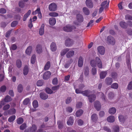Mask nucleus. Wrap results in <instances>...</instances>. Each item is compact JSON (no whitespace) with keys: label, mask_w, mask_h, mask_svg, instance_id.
Returning a JSON list of instances; mask_svg holds the SVG:
<instances>
[{"label":"nucleus","mask_w":132,"mask_h":132,"mask_svg":"<svg viewBox=\"0 0 132 132\" xmlns=\"http://www.w3.org/2000/svg\"><path fill=\"white\" fill-rule=\"evenodd\" d=\"M90 64L92 67H96V65L99 68H102V64L101 60L98 57L95 58V60H92L90 61Z\"/></svg>","instance_id":"f257e3e1"},{"label":"nucleus","mask_w":132,"mask_h":132,"mask_svg":"<svg viewBox=\"0 0 132 132\" xmlns=\"http://www.w3.org/2000/svg\"><path fill=\"white\" fill-rule=\"evenodd\" d=\"M90 92V91L89 90H87L82 91V94L84 96H88L89 102H92L95 100L96 98V96L94 94L89 95Z\"/></svg>","instance_id":"f03ea898"},{"label":"nucleus","mask_w":132,"mask_h":132,"mask_svg":"<svg viewBox=\"0 0 132 132\" xmlns=\"http://www.w3.org/2000/svg\"><path fill=\"white\" fill-rule=\"evenodd\" d=\"M57 8L56 4L54 3L50 4L48 6V9L50 11H56Z\"/></svg>","instance_id":"7ed1b4c3"},{"label":"nucleus","mask_w":132,"mask_h":132,"mask_svg":"<svg viewBox=\"0 0 132 132\" xmlns=\"http://www.w3.org/2000/svg\"><path fill=\"white\" fill-rule=\"evenodd\" d=\"M107 42L109 44L112 45H114L115 43V40L114 38L110 36L107 37Z\"/></svg>","instance_id":"20e7f679"},{"label":"nucleus","mask_w":132,"mask_h":132,"mask_svg":"<svg viewBox=\"0 0 132 132\" xmlns=\"http://www.w3.org/2000/svg\"><path fill=\"white\" fill-rule=\"evenodd\" d=\"M73 40L69 38L67 39L65 41V44L68 47L71 46L73 44Z\"/></svg>","instance_id":"39448f33"},{"label":"nucleus","mask_w":132,"mask_h":132,"mask_svg":"<svg viewBox=\"0 0 132 132\" xmlns=\"http://www.w3.org/2000/svg\"><path fill=\"white\" fill-rule=\"evenodd\" d=\"M75 28V27L74 26H71L70 25H67L66 26L64 27L63 28V30L67 32H70L72 31L73 29Z\"/></svg>","instance_id":"423d86ee"},{"label":"nucleus","mask_w":132,"mask_h":132,"mask_svg":"<svg viewBox=\"0 0 132 132\" xmlns=\"http://www.w3.org/2000/svg\"><path fill=\"white\" fill-rule=\"evenodd\" d=\"M130 56L129 55H126V60L127 64L129 70H130L131 72V64L130 61L129 60Z\"/></svg>","instance_id":"0eeeda50"},{"label":"nucleus","mask_w":132,"mask_h":132,"mask_svg":"<svg viewBox=\"0 0 132 132\" xmlns=\"http://www.w3.org/2000/svg\"><path fill=\"white\" fill-rule=\"evenodd\" d=\"M37 129L36 126L35 125H33L30 129H27L25 130L24 132H35Z\"/></svg>","instance_id":"6e6552de"},{"label":"nucleus","mask_w":132,"mask_h":132,"mask_svg":"<svg viewBox=\"0 0 132 132\" xmlns=\"http://www.w3.org/2000/svg\"><path fill=\"white\" fill-rule=\"evenodd\" d=\"M95 108L98 111L100 110L101 108V105L100 102L98 101H96L94 104Z\"/></svg>","instance_id":"1a4fd4ad"},{"label":"nucleus","mask_w":132,"mask_h":132,"mask_svg":"<svg viewBox=\"0 0 132 132\" xmlns=\"http://www.w3.org/2000/svg\"><path fill=\"white\" fill-rule=\"evenodd\" d=\"M86 4L87 6L90 8H92L93 7V4L91 0H86Z\"/></svg>","instance_id":"9d476101"},{"label":"nucleus","mask_w":132,"mask_h":132,"mask_svg":"<svg viewBox=\"0 0 132 132\" xmlns=\"http://www.w3.org/2000/svg\"><path fill=\"white\" fill-rule=\"evenodd\" d=\"M97 50L98 52L101 55H103L104 54L105 49L103 46H100L97 48Z\"/></svg>","instance_id":"9b49d317"},{"label":"nucleus","mask_w":132,"mask_h":132,"mask_svg":"<svg viewBox=\"0 0 132 132\" xmlns=\"http://www.w3.org/2000/svg\"><path fill=\"white\" fill-rule=\"evenodd\" d=\"M51 75V73L50 71H46L43 75V79L45 80L48 79Z\"/></svg>","instance_id":"f8f14e48"},{"label":"nucleus","mask_w":132,"mask_h":132,"mask_svg":"<svg viewBox=\"0 0 132 132\" xmlns=\"http://www.w3.org/2000/svg\"><path fill=\"white\" fill-rule=\"evenodd\" d=\"M109 2L107 1H105L101 4V6L103 7L104 8H107L109 6Z\"/></svg>","instance_id":"ddd939ff"},{"label":"nucleus","mask_w":132,"mask_h":132,"mask_svg":"<svg viewBox=\"0 0 132 132\" xmlns=\"http://www.w3.org/2000/svg\"><path fill=\"white\" fill-rule=\"evenodd\" d=\"M120 26L122 28L126 29L128 25L127 23L123 21H121L119 23Z\"/></svg>","instance_id":"4468645a"},{"label":"nucleus","mask_w":132,"mask_h":132,"mask_svg":"<svg viewBox=\"0 0 132 132\" xmlns=\"http://www.w3.org/2000/svg\"><path fill=\"white\" fill-rule=\"evenodd\" d=\"M83 64V60L82 57L81 56H80L78 59V66L80 67H82Z\"/></svg>","instance_id":"2eb2a0df"},{"label":"nucleus","mask_w":132,"mask_h":132,"mask_svg":"<svg viewBox=\"0 0 132 132\" xmlns=\"http://www.w3.org/2000/svg\"><path fill=\"white\" fill-rule=\"evenodd\" d=\"M39 95L41 98L44 100L47 99L48 97V95L45 93H41Z\"/></svg>","instance_id":"dca6fc26"},{"label":"nucleus","mask_w":132,"mask_h":132,"mask_svg":"<svg viewBox=\"0 0 132 132\" xmlns=\"http://www.w3.org/2000/svg\"><path fill=\"white\" fill-rule=\"evenodd\" d=\"M105 81L107 85H110L112 82V79L110 77H107L105 79Z\"/></svg>","instance_id":"f3484780"},{"label":"nucleus","mask_w":132,"mask_h":132,"mask_svg":"<svg viewBox=\"0 0 132 132\" xmlns=\"http://www.w3.org/2000/svg\"><path fill=\"white\" fill-rule=\"evenodd\" d=\"M31 10H29L28 12L25 14L23 16V21H25L27 18L30 15L31 13Z\"/></svg>","instance_id":"a211bd4d"},{"label":"nucleus","mask_w":132,"mask_h":132,"mask_svg":"<svg viewBox=\"0 0 132 132\" xmlns=\"http://www.w3.org/2000/svg\"><path fill=\"white\" fill-rule=\"evenodd\" d=\"M56 22V20L55 18H51L49 20V24L51 25H54L55 24Z\"/></svg>","instance_id":"6ab92c4d"},{"label":"nucleus","mask_w":132,"mask_h":132,"mask_svg":"<svg viewBox=\"0 0 132 132\" xmlns=\"http://www.w3.org/2000/svg\"><path fill=\"white\" fill-rule=\"evenodd\" d=\"M107 73V71H102L100 73V76L101 79H103L106 76Z\"/></svg>","instance_id":"aec40b11"},{"label":"nucleus","mask_w":132,"mask_h":132,"mask_svg":"<svg viewBox=\"0 0 132 132\" xmlns=\"http://www.w3.org/2000/svg\"><path fill=\"white\" fill-rule=\"evenodd\" d=\"M36 51L38 53H41L42 51V48L40 45H37L36 48Z\"/></svg>","instance_id":"412c9836"},{"label":"nucleus","mask_w":132,"mask_h":132,"mask_svg":"<svg viewBox=\"0 0 132 132\" xmlns=\"http://www.w3.org/2000/svg\"><path fill=\"white\" fill-rule=\"evenodd\" d=\"M77 20L78 21L80 22L83 21L84 18L82 15L80 14H78L77 15Z\"/></svg>","instance_id":"4be33fe9"},{"label":"nucleus","mask_w":132,"mask_h":132,"mask_svg":"<svg viewBox=\"0 0 132 132\" xmlns=\"http://www.w3.org/2000/svg\"><path fill=\"white\" fill-rule=\"evenodd\" d=\"M91 119L93 122H96L98 119L97 116L96 114L95 113L93 114L91 116Z\"/></svg>","instance_id":"5701e85b"},{"label":"nucleus","mask_w":132,"mask_h":132,"mask_svg":"<svg viewBox=\"0 0 132 132\" xmlns=\"http://www.w3.org/2000/svg\"><path fill=\"white\" fill-rule=\"evenodd\" d=\"M44 24H42L39 29V34L40 35H42L44 34Z\"/></svg>","instance_id":"b1692460"},{"label":"nucleus","mask_w":132,"mask_h":132,"mask_svg":"<svg viewBox=\"0 0 132 132\" xmlns=\"http://www.w3.org/2000/svg\"><path fill=\"white\" fill-rule=\"evenodd\" d=\"M75 53V52L73 51H70L68 52L66 54L67 57L68 58H70L73 56Z\"/></svg>","instance_id":"393cba45"},{"label":"nucleus","mask_w":132,"mask_h":132,"mask_svg":"<svg viewBox=\"0 0 132 132\" xmlns=\"http://www.w3.org/2000/svg\"><path fill=\"white\" fill-rule=\"evenodd\" d=\"M107 120V121L109 122H113L114 121V117L113 116H111L108 117Z\"/></svg>","instance_id":"a878e982"},{"label":"nucleus","mask_w":132,"mask_h":132,"mask_svg":"<svg viewBox=\"0 0 132 132\" xmlns=\"http://www.w3.org/2000/svg\"><path fill=\"white\" fill-rule=\"evenodd\" d=\"M16 112V110L14 108L11 109L7 111L8 114L12 115L14 114Z\"/></svg>","instance_id":"bb28decb"},{"label":"nucleus","mask_w":132,"mask_h":132,"mask_svg":"<svg viewBox=\"0 0 132 132\" xmlns=\"http://www.w3.org/2000/svg\"><path fill=\"white\" fill-rule=\"evenodd\" d=\"M72 62L73 60L72 59H70L64 65V68H68Z\"/></svg>","instance_id":"cd10ccee"},{"label":"nucleus","mask_w":132,"mask_h":132,"mask_svg":"<svg viewBox=\"0 0 132 132\" xmlns=\"http://www.w3.org/2000/svg\"><path fill=\"white\" fill-rule=\"evenodd\" d=\"M32 51V47L30 46L28 47L26 51V53L27 54L30 55Z\"/></svg>","instance_id":"c85d7f7f"},{"label":"nucleus","mask_w":132,"mask_h":132,"mask_svg":"<svg viewBox=\"0 0 132 132\" xmlns=\"http://www.w3.org/2000/svg\"><path fill=\"white\" fill-rule=\"evenodd\" d=\"M51 49L52 51H55L56 49L55 44L54 42H52L51 45Z\"/></svg>","instance_id":"c756f323"},{"label":"nucleus","mask_w":132,"mask_h":132,"mask_svg":"<svg viewBox=\"0 0 132 132\" xmlns=\"http://www.w3.org/2000/svg\"><path fill=\"white\" fill-rule=\"evenodd\" d=\"M82 11L84 13L85 15H88L90 13L89 10L87 7H84L82 9Z\"/></svg>","instance_id":"7c9ffc66"},{"label":"nucleus","mask_w":132,"mask_h":132,"mask_svg":"<svg viewBox=\"0 0 132 132\" xmlns=\"http://www.w3.org/2000/svg\"><path fill=\"white\" fill-rule=\"evenodd\" d=\"M116 109L114 107H112L109 109V112L110 114H113L116 113Z\"/></svg>","instance_id":"2f4dec72"},{"label":"nucleus","mask_w":132,"mask_h":132,"mask_svg":"<svg viewBox=\"0 0 132 132\" xmlns=\"http://www.w3.org/2000/svg\"><path fill=\"white\" fill-rule=\"evenodd\" d=\"M5 101L6 103L9 102L12 100V98L9 95H7L4 98Z\"/></svg>","instance_id":"473e14b6"},{"label":"nucleus","mask_w":132,"mask_h":132,"mask_svg":"<svg viewBox=\"0 0 132 132\" xmlns=\"http://www.w3.org/2000/svg\"><path fill=\"white\" fill-rule=\"evenodd\" d=\"M83 112V111L82 110L80 109L77 111L75 115L77 117H79L82 114Z\"/></svg>","instance_id":"72a5a7b5"},{"label":"nucleus","mask_w":132,"mask_h":132,"mask_svg":"<svg viewBox=\"0 0 132 132\" xmlns=\"http://www.w3.org/2000/svg\"><path fill=\"white\" fill-rule=\"evenodd\" d=\"M73 123V120L72 117H70L67 122V124L68 125H72Z\"/></svg>","instance_id":"f704fd0d"},{"label":"nucleus","mask_w":132,"mask_h":132,"mask_svg":"<svg viewBox=\"0 0 132 132\" xmlns=\"http://www.w3.org/2000/svg\"><path fill=\"white\" fill-rule=\"evenodd\" d=\"M23 73L24 75H26L28 73L29 70L27 66H25L23 69Z\"/></svg>","instance_id":"c9c22d12"},{"label":"nucleus","mask_w":132,"mask_h":132,"mask_svg":"<svg viewBox=\"0 0 132 132\" xmlns=\"http://www.w3.org/2000/svg\"><path fill=\"white\" fill-rule=\"evenodd\" d=\"M58 127L59 129H61L63 128V121H58L57 122Z\"/></svg>","instance_id":"e433bc0d"},{"label":"nucleus","mask_w":132,"mask_h":132,"mask_svg":"<svg viewBox=\"0 0 132 132\" xmlns=\"http://www.w3.org/2000/svg\"><path fill=\"white\" fill-rule=\"evenodd\" d=\"M50 61H48L44 67V69L45 70H48L50 67Z\"/></svg>","instance_id":"4c0bfd02"},{"label":"nucleus","mask_w":132,"mask_h":132,"mask_svg":"<svg viewBox=\"0 0 132 132\" xmlns=\"http://www.w3.org/2000/svg\"><path fill=\"white\" fill-rule=\"evenodd\" d=\"M69 50L68 48H66L63 50L61 52V55L63 56Z\"/></svg>","instance_id":"58836bf2"},{"label":"nucleus","mask_w":132,"mask_h":132,"mask_svg":"<svg viewBox=\"0 0 132 132\" xmlns=\"http://www.w3.org/2000/svg\"><path fill=\"white\" fill-rule=\"evenodd\" d=\"M16 66L18 68H20L22 65L21 61L19 59L17 60L16 61Z\"/></svg>","instance_id":"ea45409f"},{"label":"nucleus","mask_w":132,"mask_h":132,"mask_svg":"<svg viewBox=\"0 0 132 132\" xmlns=\"http://www.w3.org/2000/svg\"><path fill=\"white\" fill-rule=\"evenodd\" d=\"M36 60V57L35 55H33L31 59V64H34Z\"/></svg>","instance_id":"a19ab883"},{"label":"nucleus","mask_w":132,"mask_h":132,"mask_svg":"<svg viewBox=\"0 0 132 132\" xmlns=\"http://www.w3.org/2000/svg\"><path fill=\"white\" fill-rule=\"evenodd\" d=\"M23 88L22 85L20 84L18 86V92L19 93H21L22 91Z\"/></svg>","instance_id":"79ce46f5"},{"label":"nucleus","mask_w":132,"mask_h":132,"mask_svg":"<svg viewBox=\"0 0 132 132\" xmlns=\"http://www.w3.org/2000/svg\"><path fill=\"white\" fill-rule=\"evenodd\" d=\"M15 116L12 115L8 119V121L10 122H11L14 121L15 119Z\"/></svg>","instance_id":"37998d69"},{"label":"nucleus","mask_w":132,"mask_h":132,"mask_svg":"<svg viewBox=\"0 0 132 132\" xmlns=\"http://www.w3.org/2000/svg\"><path fill=\"white\" fill-rule=\"evenodd\" d=\"M32 105L34 108H36L38 106V104L37 101L36 100H34L32 102Z\"/></svg>","instance_id":"c03bdc74"},{"label":"nucleus","mask_w":132,"mask_h":132,"mask_svg":"<svg viewBox=\"0 0 132 132\" xmlns=\"http://www.w3.org/2000/svg\"><path fill=\"white\" fill-rule=\"evenodd\" d=\"M46 92L48 94H51L53 93V91L50 88L46 87L45 89Z\"/></svg>","instance_id":"a18cd8bd"},{"label":"nucleus","mask_w":132,"mask_h":132,"mask_svg":"<svg viewBox=\"0 0 132 132\" xmlns=\"http://www.w3.org/2000/svg\"><path fill=\"white\" fill-rule=\"evenodd\" d=\"M118 118L119 121L121 123L123 122L125 120V117L121 115L119 116Z\"/></svg>","instance_id":"49530a36"},{"label":"nucleus","mask_w":132,"mask_h":132,"mask_svg":"<svg viewBox=\"0 0 132 132\" xmlns=\"http://www.w3.org/2000/svg\"><path fill=\"white\" fill-rule=\"evenodd\" d=\"M108 96L109 99L111 100L113 99L114 98V95L113 93L111 92L109 94Z\"/></svg>","instance_id":"de8ad7c7"},{"label":"nucleus","mask_w":132,"mask_h":132,"mask_svg":"<svg viewBox=\"0 0 132 132\" xmlns=\"http://www.w3.org/2000/svg\"><path fill=\"white\" fill-rule=\"evenodd\" d=\"M111 87L112 88L117 89L118 87V84L116 83L113 84L111 86Z\"/></svg>","instance_id":"09e8293b"},{"label":"nucleus","mask_w":132,"mask_h":132,"mask_svg":"<svg viewBox=\"0 0 132 132\" xmlns=\"http://www.w3.org/2000/svg\"><path fill=\"white\" fill-rule=\"evenodd\" d=\"M49 15L50 16L53 17H56L58 15V14L57 13L55 12L50 13Z\"/></svg>","instance_id":"8fccbe9b"},{"label":"nucleus","mask_w":132,"mask_h":132,"mask_svg":"<svg viewBox=\"0 0 132 132\" xmlns=\"http://www.w3.org/2000/svg\"><path fill=\"white\" fill-rule=\"evenodd\" d=\"M119 127L118 126H115L113 127V131L114 132H119Z\"/></svg>","instance_id":"3c124183"},{"label":"nucleus","mask_w":132,"mask_h":132,"mask_svg":"<svg viewBox=\"0 0 132 132\" xmlns=\"http://www.w3.org/2000/svg\"><path fill=\"white\" fill-rule=\"evenodd\" d=\"M111 74L112 78L116 81L117 77V73L115 72H112Z\"/></svg>","instance_id":"603ef678"},{"label":"nucleus","mask_w":132,"mask_h":132,"mask_svg":"<svg viewBox=\"0 0 132 132\" xmlns=\"http://www.w3.org/2000/svg\"><path fill=\"white\" fill-rule=\"evenodd\" d=\"M23 122V119L21 118H19L17 120V123L19 124H21Z\"/></svg>","instance_id":"864d4df0"},{"label":"nucleus","mask_w":132,"mask_h":132,"mask_svg":"<svg viewBox=\"0 0 132 132\" xmlns=\"http://www.w3.org/2000/svg\"><path fill=\"white\" fill-rule=\"evenodd\" d=\"M6 87L5 86L3 85L0 88L1 91L3 93H4L6 90Z\"/></svg>","instance_id":"5fc2aeb1"},{"label":"nucleus","mask_w":132,"mask_h":132,"mask_svg":"<svg viewBox=\"0 0 132 132\" xmlns=\"http://www.w3.org/2000/svg\"><path fill=\"white\" fill-rule=\"evenodd\" d=\"M29 102V99L28 98H27L25 99L23 101V104L24 105H27Z\"/></svg>","instance_id":"6e6d98bb"},{"label":"nucleus","mask_w":132,"mask_h":132,"mask_svg":"<svg viewBox=\"0 0 132 132\" xmlns=\"http://www.w3.org/2000/svg\"><path fill=\"white\" fill-rule=\"evenodd\" d=\"M43 84L42 80H38L37 82V86H42Z\"/></svg>","instance_id":"4d7b16f0"},{"label":"nucleus","mask_w":132,"mask_h":132,"mask_svg":"<svg viewBox=\"0 0 132 132\" xmlns=\"http://www.w3.org/2000/svg\"><path fill=\"white\" fill-rule=\"evenodd\" d=\"M40 12V8H38L35 11L33 12L32 13V14L34 15H36L37 14H38Z\"/></svg>","instance_id":"13d9d810"},{"label":"nucleus","mask_w":132,"mask_h":132,"mask_svg":"<svg viewBox=\"0 0 132 132\" xmlns=\"http://www.w3.org/2000/svg\"><path fill=\"white\" fill-rule=\"evenodd\" d=\"M10 106L9 104H7L4 105L3 108V110H6L10 108Z\"/></svg>","instance_id":"bf43d9fd"},{"label":"nucleus","mask_w":132,"mask_h":132,"mask_svg":"<svg viewBox=\"0 0 132 132\" xmlns=\"http://www.w3.org/2000/svg\"><path fill=\"white\" fill-rule=\"evenodd\" d=\"M125 18L126 20H132V16L128 14L125 15Z\"/></svg>","instance_id":"052dcab7"},{"label":"nucleus","mask_w":132,"mask_h":132,"mask_svg":"<svg viewBox=\"0 0 132 132\" xmlns=\"http://www.w3.org/2000/svg\"><path fill=\"white\" fill-rule=\"evenodd\" d=\"M99 93L101 95V97L102 98V100L104 101H106L105 98V96L104 95L102 92H99Z\"/></svg>","instance_id":"680f3d73"},{"label":"nucleus","mask_w":132,"mask_h":132,"mask_svg":"<svg viewBox=\"0 0 132 132\" xmlns=\"http://www.w3.org/2000/svg\"><path fill=\"white\" fill-rule=\"evenodd\" d=\"M92 74L94 75H96L97 73V70L96 68H92Z\"/></svg>","instance_id":"e2e57ef3"},{"label":"nucleus","mask_w":132,"mask_h":132,"mask_svg":"<svg viewBox=\"0 0 132 132\" xmlns=\"http://www.w3.org/2000/svg\"><path fill=\"white\" fill-rule=\"evenodd\" d=\"M19 6L21 8H23L24 6V3L22 1H20L19 3Z\"/></svg>","instance_id":"0e129e2a"},{"label":"nucleus","mask_w":132,"mask_h":132,"mask_svg":"<svg viewBox=\"0 0 132 132\" xmlns=\"http://www.w3.org/2000/svg\"><path fill=\"white\" fill-rule=\"evenodd\" d=\"M89 70L88 68H86L85 70L84 74L86 76H87L89 74Z\"/></svg>","instance_id":"69168bd1"},{"label":"nucleus","mask_w":132,"mask_h":132,"mask_svg":"<svg viewBox=\"0 0 132 132\" xmlns=\"http://www.w3.org/2000/svg\"><path fill=\"white\" fill-rule=\"evenodd\" d=\"M18 24V22L17 21H14L11 23V26L12 27H14L15 26Z\"/></svg>","instance_id":"338daca9"},{"label":"nucleus","mask_w":132,"mask_h":132,"mask_svg":"<svg viewBox=\"0 0 132 132\" xmlns=\"http://www.w3.org/2000/svg\"><path fill=\"white\" fill-rule=\"evenodd\" d=\"M26 124L24 123L22 124L20 127V129L21 130H23L26 127Z\"/></svg>","instance_id":"774afa93"}]
</instances>
